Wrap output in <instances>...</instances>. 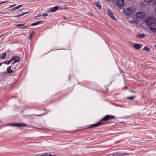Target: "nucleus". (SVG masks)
Instances as JSON below:
<instances>
[{"mask_svg": "<svg viewBox=\"0 0 156 156\" xmlns=\"http://www.w3.org/2000/svg\"><path fill=\"white\" fill-rule=\"evenodd\" d=\"M22 9H20V10H22Z\"/></svg>", "mask_w": 156, "mask_h": 156, "instance_id": "8fccbe9b", "label": "nucleus"}, {"mask_svg": "<svg viewBox=\"0 0 156 156\" xmlns=\"http://www.w3.org/2000/svg\"><path fill=\"white\" fill-rule=\"evenodd\" d=\"M152 2L154 5L156 6V0H153Z\"/></svg>", "mask_w": 156, "mask_h": 156, "instance_id": "b1692460", "label": "nucleus"}, {"mask_svg": "<svg viewBox=\"0 0 156 156\" xmlns=\"http://www.w3.org/2000/svg\"><path fill=\"white\" fill-rule=\"evenodd\" d=\"M29 12H23V13H21V14L15 16H14V17H15L19 18V17H21V16H22L27 13H28Z\"/></svg>", "mask_w": 156, "mask_h": 156, "instance_id": "f8f14e48", "label": "nucleus"}, {"mask_svg": "<svg viewBox=\"0 0 156 156\" xmlns=\"http://www.w3.org/2000/svg\"><path fill=\"white\" fill-rule=\"evenodd\" d=\"M6 52H4L2 55V56L0 57L1 59H5L6 56Z\"/></svg>", "mask_w": 156, "mask_h": 156, "instance_id": "412c9836", "label": "nucleus"}, {"mask_svg": "<svg viewBox=\"0 0 156 156\" xmlns=\"http://www.w3.org/2000/svg\"><path fill=\"white\" fill-rule=\"evenodd\" d=\"M134 48L136 49H140L141 46L138 44H135L133 45Z\"/></svg>", "mask_w": 156, "mask_h": 156, "instance_id": "4468645a", "label": "nucleus"}, {"mask_svg": "<svg viewBox=\"0 0 156 156\" xmlns=\"http://www.w3.org/2000/svg\"><path fill=\"white\" fill-rule=\"evenodd\" d=\"M11 59H12V61H13V62L12 63V64H13L19 61L20 59V58L18 56L12 57Z\"/></svg>", "mask_w": 156, "mask_h": 156, "instance_id": "1a4fd4ad", "label": "nucleus"}, {"mask_svg": "<svg viewBox=\"0 0 156 156\" xmlns=\"http://www.w3.org/2000/svg\"><path fill=\"white\" fill-rule=\"evenodd\" d=\"M136 16L137 18L142 19L144 18L145 17V15L144 12H137L136 14Z\"/></svg>", "mask_w": 156, "mask_h": 156, "instance_id": "7ed1b4c3", "label": "nucleus"}, {"mask_svg": "<svg viewBox=\"0 0 156 156\" xmlns=\"http://www.w3.org/2000/svg\"><path fill=\"white\" fill-rule=\"evenodd\" d=\"M124 4V0H118L116 2V5L119 7H122Z\"/></svg>", "mask_w": 156, "mask_h": 156, "instance_id": "6e6552de", "label": "nucleus"}, {"mask_svg": "<svg viewBox=\"0 0 156 156\" xmlns=\"http://www.w3.org/2000/svg\"><path fill=\"white\" fill-rule=\"evenodd\" d=\"M118 156H122L124 155H130V154L129 153H121L118 152Z\"/></svg>", "mask_w": 156, "mask_h": 156, "instance_id": "6ab92c4d", "label": "nucleus"}, {"mask_svg": "<svg viewBox=\"0 0 156 156\" xmlns=\"http://www.w3.org/2000/svg\"><path fill=\"white\" fill-rule=\"evenodd\" d=\"M41 156H55V155H52L44 154V155H43Z\"/></svg>", "mask_w": 156, "mask_h": 156, "instance_id": "7c9ffc66", "label": "nucleus"}, {"mask_svg": "<svg viewBox=\"0 0 156 156\" xmlns=\"http://www.w3.org/2000/svg\"><path fill=\"white\" fill-rule=\"evenodd\" d=\"M124 14L127 16H130L133 13V11L132 9L129 8H126L124 11Z\"/></svg>", "mask_w": 156, "mask_h": 156, "instance_id": "f03ea898", "label": "nucleus"}, {"mask_svg": "<svg viewBox=\"0 0 156 156\" xmlns=\"http://www.w3.org/2000/svg\"><path fill=\"white\" fill-rule=\"evenodd\" d=\"M130 92H131L134 93H136V92L135 91L132 90H130Z\"/></svg>", "mask_w": 156, "mask_h": 156, "instance_id": "58836bf2", "label": "nucleus"}, {"mask_svg": "<svg viewBox=\"0 0 156 156\" xmlns=\"http://www.w3.org/2000/svg\"><path fill=\"white\" fill-rule=\"evenodd\" d=\"M0 4H1V2H0Z\"/></svg>", "mask_w": 156, "mask_h": 156, "instance_id": "603ef678", "label": "nucleus"}, {"mask_svg": "<svg viewBox=\"0 0 156 156\" xmlns=\"http://www.w3.org/2000/svg\"><path fill=\"white\" fill-rule=\"evenodd\" d=\"M24 24H17V25H16V26H17V27L22 26H24Z\"/></svg>", "mask_w": 156, "mask_h": 156, "instance_id": "c756f323", "label": "nucleus"}, {"mask_svg": "<svg viewBox=\"0 0 156 156\" xmlns=\"http://www.w3.org/2000/svg\"><path fill=\"white\" fill-rule=\"evenodd\" d=\"M145 22L148 25H152L155 22V19L153 17H149L146 19Z\"/></svg>", "mask_w": 156, "mask_h": 156, "instance_id": "f257e3e1", "label": "nucleus"}, {"mask_svg": "<svg viewBox=\"0 0 156 156\" xmlns=\"http://www.w3.org/2000/svg\"><path fill=\"white\" fill-rule=\"evenodd\" d=\"M58 6H56L52 8H51L50 9V12H55L58 9Z\"/></svg>", "mask_w": 156, "mask_h": 156, "instance_id": "9d476101", "label": "nucleus"}, {"mask_svg": "<svg viewBox=\"0 0 156 156\" xmlns=\"http://www.w3.org/2000/svg\"><path fill=\"white\" fill-rule=\"evenodd\" d=\"M44 110H45V109L44 108Z\"/></svg>", "mask_w": 156, "mask_h": 156, "instance_id": "3c124183", "label": "nucleus"}, {"mask_svg": "<svg viewBox=\"0 0 156 156\" xmlns=\"http://www.w3.org/2000/svg\"><path fill=\"white\" fill-rule=\"evenodd\" d=\"M153 0H144V1L148 3H149L151 2V1H152Z\"/></svg>", "mask_w": 156, "mask_h": 156, "instance_id": "c85d7f7f", "label": "nucleus"}, {"mask_svg": "<svg viewBox=\"0 0 156 156\" xmlns=\"http://www.w3.org/2000/svg\"><path fill=\"white\" fill-rule=\"evenodd\" d=\"M11 66L9 67L7 69V73L8 74H10L13 72V71L11 69Z\"/></svg>", "mask_w": 156, "mask_h": 156, "instance_id": "2eb2a0df", "label": "nucleus"}, {"mask_svg": "<svg viewBox=\"0 0 156 156\" xmlns=\"http://www.w3.org/2000/svg\"><path fill=\"white\" fill-rule=\"evenodd\" d=\"M115 117L112 115H107L104 117L101 121L102 120H104V121H107L110 120H111L112 119H115Z\"/></svg>", "mask_w": 156, "mask_h": 156, "instance_id": "39448f33", "label": "nucleus"}, {"mask_svg": "<svg viewBox=\"0 0 156 156\" xmlns=\"http://www.w3.org/2000/svg\"><path fill=\"white\" fill-rule=\"evenodd\" d=\"M143 50L146 51H147L148 52H149L150 51V49L147 46H146L144 47L143 49Z\"/></svg>", "mask_w": 156, "mask_h": 156, "instance_id": "4be33fe9", "label": "nucleus"}, {"mask_svg": "<svg viewBox=\"0 0 156 156\" xmlns=\"http://www.w3.org/2000/svg\"><path fill=\"white\" fill-rule=\"evenodd\" d=\"M2 64H3V63H0V66H1Z\"/></svg>", "mask_w": 156, "mask_h": 156, "instance_id": "c03bdc74", "label": "nucleus"}, {"mask_svg": "<svg viewBox=\"0 0 156 156\" xmlns=\"http://www.w3.org/2000/svg\"><path fill=\"white\" fill-rule=\"evenodd\" d=\"M5 34H3L2 35H1V36H0V37H1L3 36V35H4Z\"/></svg>", "mask_w": 156, "mask_h": 156, "instance_id": "37998d69", "label": "nucleus"}, {"mask_svg": "<svg viewBox=\"0 0 156 156\" xmlns=\"http://www.w3.org/2000/svg\"><path fill=\"white\" fill-rule=\"evenodd\" d=\"M22 5H19L15 7V8L16 9H17L19 8H20Z\"/></svg>", "mask_w": 156, "mask_h": 156, "instance_id": "cd10ccee", "label": "nucleus"}, {"mask_svg": "<svg viewBox=\"0 0 156 156\" xmlns=\"http://www.w3.org/2000/svg\"><path fill=\"white\" fill-rule=\"evenodd\" d=\"M126 87H124V88H125V89H126Z\"/></svg>", "mask_w": 156, "mask_h": 156, "instance_id": "49530a36", "label": "nucleus"}, {"mask_svg": "<svg viewBox=\"0 0 156 156\" xmlns=\"http://www.w3.org/2000/svg\"><path fill=\"white\" fill-rule=\"evenodd\" d=\"M135 97V96H131L127 97H126V99L128 100H129L130 101L133 100Z\"/></svg>", "mask_w": 156, "mask_h": 156, "instance_id": "dca6fc26", "label": "nucleus"}, {"mask_svg": "<svg viewBox=\"0 0 156 156\" xmlns=\"http://www.w3.org/2000/svg\"><path fill=\"white\" fill-rule=\"evenodd\" d=\"M63 18L65 20H68L69 19V18L68 17H64Z\"/></svg>", "mask_w": 156, "mask_h": 156, "instance_id": "f704fd0d", "label": "nucleus"}, {"mask_svg": "<svg viewBox=\"0 0 156 156\" xmlns=\"http://www.w3.org/2000/svg\"><path fill=\"white\" fill-rule=\"evenodd\" d=\"M12 126H13L15 127H22L26 126L30 127V126L27 125L26 124L23 123H12Z\"/></svg>", "mask_w": 156, "mask_h": 156, "instance_id": "423d86ee", "label": "nucleus"}, {"mask_svg": "<svg viewBox=\"0 0 156 156\" xmlns=\"http://www.w3.org/2000/svg\"><path fill=\"white\" fill-rule=\"evenodd\" d=\"M39 115V116H42L43 115Z\"/></svg>", "mask_w": 156, "mask_h": 156, "instance_id": "de8ad7c7", "label": "nucleus"}, {"mask_svg": "<svg viewBox=\"0 0 156 156\" xmlns=\"http://www.w3.org/2000/svg\"><path fill=\"white\" fill-rule=\"evenodd\" d=\"M16 5V4H14V5H12L11 6H10L9 7V8H11V7H13V6H15Z\"/></svg>", "mask_w": 156, "mask_h": 156, "instance_id": "e433bc0d", "label": "nucleus"}, {"mask_svg": "<svg viewBox=\"0 0 156 156\" xmlns=\"http://www.w3.org/2000/svg\"><path fill=\"white\" fill-rule=\"evenodd\" d=\"M33 31H32L31 33L30 34L29 37V39H32L33 36Z\"/></svg>", "mask_w": 156, "mask_h": 156, "instance_id": "5701e85b", "label": "nucleus"}, {"mask_svg": "<svg viewBox=\"0 0 156 156\" xmlns=\"http://www.w3.org/2000/svg\"><path fill=\"white\" fill-rule=\"evenodd\" d=\"M136 37L139 38H143L146 37V35L144 34H138L136 35Z\"/></svg>", "mask_w": 156, "mask_h": 156, "instance_id": "ddd939ff", "label": "nucleus"}, {"mask_svg": "<svg viewBox=\"0 0 156 156\" xmlns=\"http://www.w3.org/2000/svg\"><path fill=\"white\" fill-rule=\"evenodd\" d=\"M43 21H38V22H35L34 23H32V24H31V26H35V25H38L39 24H40V23H43Z\"/></svg>", "mask_w": 156, "mask_h": 156, "instance_id": "a211bd4d", "label": "nucleus"}, {"mask_svg": "<svg viewBox=\"0 0 156 156\" xmlns=\"http://www.w3.org/2000/svg\"><path fill=\"white\" fill-rule=\"evenodd\" d=\"M26 27H27V26H25V27H21V28H26Z\"/></svg>", "mask_w": 156, "mask_h": 156, "instance_id": "a19ab883", "label": "nucleus"}, {"mask_svg": "<svg viewBox=\"0 0 156 156\" xmlns=\"http://www.w3.org/2000/svg\"><path fill=\"white\" fill-rule=\"evenodd\" d=\"M12 126V123H8L5 126Z\"/></svg>", "mask_w": 156, "mask_h": 156, "instance_id": "c9c22d12", "label": "nucleus"}, {"mask_svg": "<svg viewBox=\"0 0 156 156\" xmlns=\"http://www.w3.org/2000/svg\"><path fill=\"white\" fill-rule=\"evenodd\" d=\"M95 4L96 6L99 9H101V6L100 5L99 3L98 2H95Z\"/></svg>", "mask_w": 156, "mask_h": 156, "instance_id": "f3484780", "label": "nucleus"}, {"mask_svg": "<svg viewBox=\"0 0 156 156\" xmlns=\"http://www.w3.org/2000/svg\"><path fill=\"white\" fill-rule=\"evenodd\" d=\"M7 2H8V1H2V2H1V4H2V3H5Z\"/></svg>", "mask_w": 156, "mask_h": 156, "instance_id": "4c0bfd02", "label": "nucleus"}, {"mask_svg": "<svg viewBox=\"0 0 156 156\" xmlns=\"http://www.w3.org/2000/svg\"><path fill=\"white\" fill-rule=\"evenodd\" d=\"M22 5H19L15 7V8L16 9H17L19 8H20Z\"/></svg>", "mask_w": 156, "mask_h": 156, "instance_id": "bb28decb", "label": "nucleus"}, {"mask_svg": "<svg viewBox=\"0 0 156 156\" xmlns=\"http://www.w3.org/2000/svg\"><path fill=\"white\" fill-rule=\"evenodd\" d=\"M22 5H19L15 7V8L16 9H17L19 8H20Z\"/></svg>", "mask_w": 156, "mask_h": 156, "instance_id": "a878e982", "label": "nucleus"}, {"mask_svg": "<svg viewBox=\"0 0 156 156\" xmlns=\"http://www.w3.org/2000/svg\"><path fill=\"white\" fill-rule=\"evenodd\" d=\"M8 12H5L3 13L4 14H7Z\"/></svg>", "mask_w": 156, "mask_h": 156, "instance_id": "79ce46f5", "label": "nucleus"}, {"mask_svg": "<svg viewBox=\"0 0 156 156\" xmlns=\"http://www.w3.org/2000/svg\"><path fill=\"white\" fill-rule=\"evenodd\" d=\"M148 29L153 32L156 33V23L149 27Z\"/></svg>", "mask_w": 156, "mask_h": 156, "instance_id": "0eeeda50", "label": "nucleus"}, {"mask_svg": "<svg viewBox=\"0 0 156 156\" xmlns=\"http://www.w3.org/2000/svg\"><path fill=\"white\" fill-rule=\"evenodd\" d=\"M137 22V21H136V20H134L133 21V22L134 23H136V22Z\"/></svg>", "mask_w": 156, "mask_h": 156, "instance_id": "ea45409f", "label": "nucleus"}, {"mask_svg": "<svg viewBox=\"0 0 156 156\" xmlns=\"http://www.w3.org/2000/svg\"><path fill=\"white\" fill-rule=\"evenodd\" d=\"M108 15L113 20H115V18L113 16V14L112 12L110 11L109 9L108 10Z\"/></svg>", "mask_w": 156, "mask_h": 156, "instance_id": "9b49d317", "label": "nucleus"}, {"mask_svg": "<svg viewBox=\"0 0 156 156\" xmlns=\"http://www.w3.org/2000/svg\"><path fill=\"white\" fill-rule=\"evenodd\" d=\"M124 122H120V123H123Z\"/></svg>", "mask_w": 156, "mask_h": 156, "instance_id": "a18cd8bd", "label": "nucleus"}, {"mask_svg": "<svg viewBox=\"0 0 156 156\" xmlns=\"http://www.w3.org/2000/svg\"><path fill=\"white\" fill-rule=\"evenodd\" d=\"M102 124L103 123L100 121L95 124L91 125L87 128V129H89L91 128L98 127Z\"/></svg>", "mask_w": 156, "mask_h": 156, "instance_id": "20e7f679", "label": "nucleus"}, {"mask_svg": "<svg viewBox=\"0 0 156 156\" xmlns=\"http://www.w3.org/2000/svg\"><path fill=\"white\" fill-rule=\"evenodd\" d=\"M41 14L40 13H39L37 16H36L35 17V18H36L38 17H40L41 16Z\"/></svg>", "mask_w": 156, "mask_h": 156, "instance_id": "2f4dec72", "label": "nucleus"}, {"mask_svg": "<svg viewBox=\"0 0 156 156\" xmlns=\"http://www.w3.org/2000/svg\"><path fill=\"white\" fill-rule=\"evenodd\" d=\"M155 13H156V9H155Z\"/></svg>", "mask_w": 156, "mask_h": 156, "instance_id": "09e8293b", "label": "nucleus"}, {"mask_svg": "<svg viewBox=\"0 0 156 156\" xmlns=\"http://www.w3.org/2000/svg\"><path fill=\"white\" fill-rule=\"evenodd\" d=\"M48 14H43L42 15V16H48Z\"/></svg>", "mask_w": 156, "mask_h": 156, "instance_id": "72a5a7b5", "label": "nucleus"}, {"mask_svg": "<svg viewBox=\"0 0 156 156\" xmlns=\"http://www.w3.org/2000/svg\"><path fill=\"white\" fill-rule=\"evenodd\" d=\"M112 155L114 156H118V153H114Z\"/></svg>", "mask_w": 156, "mask_h": 156, "instance_id": "393cba45", "label": "nucleus"}, {"mask_svg": "<svg viewBox=\"0 0 156 156\" xmlns=\"http://www.w3.org/2000/svg\"><path fill=\"white\" fill-rule=\"evenodd\" d=\"M12 59H11L10 60L5 61L3 62V63H5L6 64H9L12 61Z\"/></svg>", "mask_w": 156, "mask_h": 156, "instance_id": "aec40b11", "label": "nucleus"}, {"mask_svg": "<svg viewBox=\"0 0 156 156\" xmlns=\"http://www.w3.org/2000/svg\"><path fill=\"white\" fill-rule=\"evenodd\" d=\"M16 10L15 8H13L11 9V11H13Z\"/></svg>", "mask_w": 156, "mask_h": 156, "instance_id": "473e14b6", "label": "nucleus"}]
</instances>
